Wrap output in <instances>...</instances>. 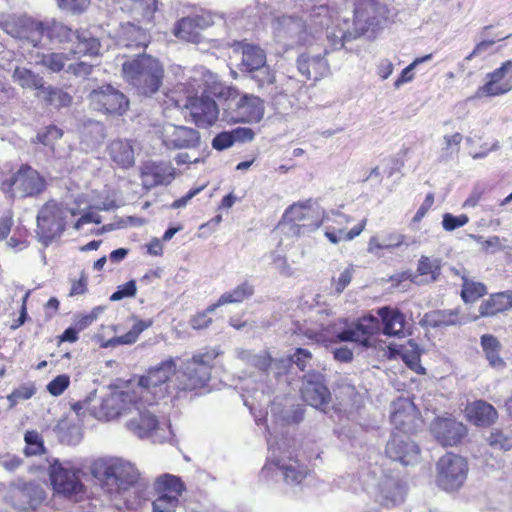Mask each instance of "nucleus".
Listing matches in <instances>:
<instances>
[{"instance_id":"nucleus-1","label":"nucleus","mask_w":512,"mask_h":512,"mask_svg":"<svg viewBox=\"0 0 512 512\" xmlns=\"http://www.w3.org/2000/svg\"><path fill=\"white\" fill-rule=\"evenodd\" d=\"M91 474L118 508L136 510L146 499L138 475L129 464L118 459H97L91 465Z\"/></svg>"},{"instance_id":"nucleus-2","label":"nucleus","mask_w":512,"mask_h":512,"mask_svg":"<svg viewBox=\"0 0 512 512\" xmlns=\"http://www.w3.org/2000/svg\"><path fill=\"white\" fill-rule=\"evenodd\" d=\"M384 14V7L377 0H354L353 28L351 30H339V35L335 32L329 35L331 49H341L347 41L368 33H376L381 27Z\"/></svg>"},{"instance_id":"nucleus-3","label":"nucleus","mask_w":512,"mask_h":512,"mask_svg":"<svg viewBox=\"0 0 512 512\" xmlns=\"http://www.w3.org/2000/svg\"><path fill=\"white\" fill-rule=\"evenodd\" d=\"M124 78L134 86L139 93L151 96L163 84L165 70L159 59L143 53L122 65Z\"/></svg>"},{"instance_id":"nucleus-4","label":"nucleus","mask_w":512,"mask_h":512,"mask_svg":"<svg viewBox=\"0 0 512 512\" xmlns=\"http://www.w3.org/2000/svg\"><path fill=\"white\" fill-rule=\"evenodd\" d=\"M217 96L224 100L223 120L228 124L258 122L264 115V102L255 95H240L238 89L221 87Z\"/></svg>"},{"instance_id":"nucleus-5","label":"nucleus","mask_w":512,"mask_h":512,"mask_svg":"<svg viewBox=\"0 0 512 512\" xmlns=\"http://www.w3.org/2000/svg\"><path fill=\"white\" fill-rule=\"evenodd\" d=\"M46 188L45 178L29 164H22L15 173L3 179L0 183L2 192L13 196L19 193L22 198L37 197Z\"/></svg>"},{"instance_id":"nucleus-6","label":"nucleus","mask_w":512,"mask_h":512,"mask_svg":"<svg viewBox=\"0 0 512 512\" xmlns=\"http://www.w3.org/2000/svg\"><path fill=\"white\" fill-rule=\"evenodd\" d=\"M282 221L289 225V231L294 236L304 235L317 230L324 221V211L312 205L308 200L293 203L284 212Z\"/></svg>"},{"instance_id":"nucleus-7","label":"nucleus","mask_w":512,"mask_h":512,"mask_svg":"<svg viewBox=\"0 0 512 512\" xmlns=\"http://www.w3.org/2000/svg\"><path fill=\"white\" fill-rule=\"evenodd\" d=\"M87 99L92 110L113 118L123 116L130 104L127 96L111 84L94 88Z\"/></svg>"},{"instance_id":"nucleus-8","label":"nucleus","mask_w":512,"mask_h":512,"mask_svg":"<svg viewBox=\"0 0 512 512\" xmlns=\"http://www.w3.org/2000/svg\"><path fill=\"white\" fill-rule=\"evenodd\" d=\"M468 470V462L464 457L448 452L436 463V483L446 492L457 491L463 486Z\"/></svg>"},{"instance_id":"nucleus-9","label":"nucleus","mask_w":512,"mask_h":512,"mask_svg":"<svg viewBox=\"0 0 512 512\" xmlns=\"http://www.w3.org/2000/svg\"><path fill=\"white\" fill-rule=\"evenodd\" d=\"M65 212L55 200H49L37 214V234L45 244L59 237L65 230Z\"/></svg>"},{"instance_id":"nucleus-10","label":"nucleus","mask_w":512,"mask_h":512,"mask_svg":"<svg viewBox=\"0 0 512 512\" xmlns=\"http://www.w3.org/2000/svg\"><path fill=\"white\" fill-rule=\"evenodd\" d=\"M80 472V469L64 467L56 460L49 472L54 491L69 499L81 498L85 494V486L80 479Z\"/></svg>"},{"instance_id":"nucleus-11","label":"nucleus","mask_w":512,"mask_h":512,"mask_svg":"<svg viewBox=\"0 0 512 512\" xmlns=\"http://www.w3.org/2000/svg\"><path fill=\"white\" fill-rule=\"evenodd\" d=\"M0 27L12 37L26 40L35 47L43 38V22L26 15H4L0 19Z\"/></svg>"},{"instance_id":"nucleus-12","label":"nucleus","mask_w":512,"mask_h":512,"mask_svg":"<svg viewBox=\"0 0 512 512\" xmlns=\"http://www.w3.org/2000/svg\"><path fill=\"white\" fill-rule=\"evenodd\" d=\"M390 421L393 425L392 433L409 437L416 434L423 424L420 411L413 402L405 399H398L393 403Z\"/></svg>"},{"instance_id":"nucleus-13","label":"nucleus","mask_w":512,"mask_h":512,"mask_svg":"<svg viewBox=\"0 0 512 512\" xmlns=\"http://www.w3.org/2000/svg\"><path fill=\"white\" fill-rule=\"evenodd\" d=\"M184 107L189 111L191 122H193L198 128H210L218 121V105L209 96L195 95L188 97Z\"/></svg>"},{"instance_id":"nucleus-14","label":"nucleus","mask_w":512,"mask_h":512,"mask_svg":"<svg viewBox=\"0 0 512 512\" xmlns=\"http://www.w3.org/2000/svg\"><path fill=\"white\" fill-rule=\"evenodd\" d=\"M431 432L443 447H453L467 437L468 428L454 417H437L431 423Z\"/></svg>"},{"instance_id":"nucleus-15","label":"nucleus","mask_w":512,"mask_h":512,"mask_svg":"<svg viewBox=\"0 0 512 512\" xmlns=\"http://www.w3.org/2000/svg\"><path fill=\"white\" fill-rule=\"evenodd\" d=\"M385 454L404 466L415 465L420 459V448L409 436L392 433L386 444Z\"/></svg>"},{"instance_id":"nucleus-16","label":"nucleus","mask_w":512,"mask_h":512,"mask_svg":"<svg viewBox=\"0 0 512 512\" xmlns=\"http://www.w3.org/2000/svg\"><path fill=\"white\" fill-rule=\"evenodd\" d=\"M130 413L132 416L126 426L129 431L139 438L151 437L159 429L157 416L142 401H135Z\"/></svg>"},{"instance_id":"nucleus-17","label":"nucleus","mask_w":512,"mask_h":512,"mask_svg":"<svg viewBox=\"0 0 512 512\" xmlns=\"http://www.w3.org/2000/svg\"><path fill=\"white\" fill-rule=\"evenodd\" d=\"M300 392L304 402L321 411L328 409L332 400L330 390L316 373L304 376Z\"/></svg>"},{"instance_id":"nucleus-18","label":"nucleus","mask_w":512,"mask_h":512,"mask_svg":"<svg viewBox=\"0 0 512 512\" xmlns=\"http://www.w3.org/2000/svg\"><path fill=\"white\" fill-rule=\"evenodd\" d=\"M337 16L336 10L326 4L314 5L308 15L306 29L313 35L325 31L327 39L331 44L329 35L333 32L339 35V30H342L338 26H335Z\"/></svg>"},{"instance_id":"nucleus-19","label":"nucleus","mask_w":512,"mask_h":512,"mask_svg":"<svg viewBox=\"0 0 512 512\" xmlns=\"http://www.w3.org/2000/svg\"><path fill=\"white\" fill-rule=\"evenodd\" d=\"M511 69L512 60H506L500 67L488 73L485 83L478 87L474 97H496L510 92L512 90V83L506 76Z\"/></svg>"},{"instance_id":"nucleus-20","label":"nucleus","mask_w":512,"mask_h":512,"mask_svg":"<svg viewBox=\"0 0 512 512\" xmlns=\"http://www.w3.org/2000/svg\"><path fill=\"white\" fill-rule=\"evenodd\" d=\"M376 314L385 336L403 338L408 334L406 316L399 308L383 306L377 309Z\"/></svg>"},{"instance_id":"nucleus-21","label":"nucleus","mask_w":512,"mask_h":512,"mask_svg":"<svg viewBox=\"0 0 512 512\" xmlns=\"http://www.w3.org/2000/svg\"><path fill=\"white\" fill-rule=\"evenodd\" d=\"M117 8L138 24H152L157 10V0H117Z\"/></svg>"},{"instance_id":"nucleus-22","label":"nucleus","mask_w":512,"mask_h":512,"mask_svg":"<svg viewBox=\"0 0 512 512\" xmlns=\"http://www.w3.org/2000/svg\"><path fill=\"white\" fill-rule=\"evenodd\" d=\"M163 144L170 149H191L199 146L200 133L186 126H170L163 132Z\"/></svg>"},{"instance_id":"nucleus-23","label":"nucleus","mask_w":512,"mask_h":512,"mask_svg":"<svg viewBox=\"0 0 512 512\" xmlns=\"http://www.w3.org/2000/svg\"><path fill=\"white\" fill-rule=\"evenodd\" d=\"M210 25V20L201 15L183 17L174 24L172 33L180 40L199 43L201 42L202 30Z\"/></svg>"},{"instance_id":"nucleus-24","label":"nucleus","mask_w":512,"mask_h":512,"mask_svg":"<svg viewBox=\"0 0 512 512\" xmlns=\"http://www.w3.org/2000/svg\"><path fill=\"white\" fill-rule=\"evenodd\" d=\"M350 217L337 212L334 214V218L332 221L337 225L341 226V228L336 229L335 227L327 228L325 231L326 238L333 244L339 243L341 240L351 241L357 236H359L366 227L367 219H362L357 225H355L352 229L347 230L346 225L350 222Z\"/></svg>"},{"instance_id":"nucleus-25","label":"nucleus","mask_w":512,"mask_h":512,"mask_svg":"<svg viewBox=\"0 0 512 512\" xmlns=\"http://www.w3.org/2000/svg\"><path fill=\"white\" fill-rule=\"evenodd\" d=\"M464 411L466 419L477 427L492 426L498 419L495 407L484 400L467 403Z\"/></svg>"},{"instance_id":"nucleus-26","label":"nucleus","mask_w":512,"mask_h":512,"mask_svg":"<svg viewBox=\"0 0 512 512\" xmlns=\"http://www.w3.org/2000/svg\"><path fill=\"white\" fill-rule=\"evenodd\" d=\"M298 71L307 80L318 81L329 71V65L324 56L302 53L296 60Z\"/></svg>"},{"instance_id":"nucleus-27","label":"nucleus","mask_w":512,"mask_h":512,"mask_svg":"<svg viewBox=\"0 0 512 512\" xmlns=\"http://www.w3.org/2000/svg\"><path fill=\"white\" fill-rule=\"evenodd\" d=\"M175 370V362L169 359L161 362L158 366L150 368L147 373L140 378L141 396L151 388L159 387L165 384Z\"/></svg>"},{"instance_id":"nucleus-28","label":"nucleus","mask_w":512,"mask_h":512,"mask_svg":"<svg viewBox=\"0 0 512 512\" xmlns=\"http://www.w3.org/2000/svg\"><path fill=\"white\" fill-rule=\"evenodd\" d=\"M135 24L134 22H127L120 25L119 39L129 48H146L150 43L151 36L148 29Z\"/></svg>"},{"instance_id":"nucleus-29","label":"nucleus","mask_w":512,"mask_h":512,"mask_svg":"<svg viewBox=\"0 0 512 512\" xmlns=\"http://www.w3.org/2000/svg\"><path fill=\"white\" fill-rule=\"evenodd\" d=\"M354 327L358 335V344L366 348L375 346L376 338L381 332L380 321L377 316L364 315L358 319Z\"/></svg>"},{"instance_id":"nucleus-30","label":"nucleus","mask_w":512,"mask_h":512,"mask_svg":"<svg viewBox=\"0 0 512 512\" xmlns=\"http://www.w3.org/2000/svg\"><path fill=\"white\" fill-rule=\"evenodd\" d=\"M210 376L208 366L201 368L188 362L185 371L179 377V388L184 391L203 388L209 382Z\"/></svg>"},{"instance_id":"nucleus-31","label":"nucleus","mask_w":512,"mask_h":512,"mask_svg":"<svg viewBox=\"0 0 512 512\" xmlns=\"http://www.w3.org/2000/svg\"><path fill=\"white\" fill-rule=\"evenodd\" d=\"M512 308V290L491 294L479 306L481 317H492Z\"/></svg>"},{"instance_id":"nucleus-32","label":"nucleus","mask_w":512,"mask_h":512,"mask_svg":"<svg viewBox=\"0 0 512 512\" xmlns=\"http://www.w3.org/2000/svg\"><path fill=\"white\" fill-rule=\"evenodd\" d=\"M101 42L98 38L94 37L90 32L78 29V33L72 47L70 54L73 56H90L95 57L100 54Z\"/></svg>"},{"instance_id":"nucleus-33","label":"nucleus","mask_w":512,"mask_h":512,"mask_svg":"<svg viewBox=\"0 0 512 512\" xmlns=\"http://www.w3.org/2000/svg\"><path fill=\"white\" fill-rule=\"evenodd\" d=\"M254 294V286L249 281H244L233 290L223 293L216 302L208 306L209 311H215L226 304L242 303Z\"/></svg>"},{"instance_id":"nucleus-34","label":"nucleus","mask_w":512,"mask_h":512,"mask_svg":"<svg viewBox=\"0 0 512 512\" xmlns=\"http://www.w3.org/2000/svg\"><path fill=\"white\" fill-rule=\"evenodd\" d=\"M78 29L73 30L71 27L57 21L43 22V37L46 36L51 42L57 44H73Z\"/></svg>"},{"instance_id":"nucleus-35","label":"nucleus","mask_w":512,"mask_h":512,"mask_svg":"<svg viewBox=\"0 0 512 512\" xmlns=\"http://www.w3.org/2000/svg\"><path fill=\"white\" fill-rule=\"evenodd\" d=\"M242 49L241 70L251 72L266 65V53L257 45L241 42Z\"/></svg>"},{"instance_id":"nucleus-36","label":"nucleus","mask_w":512,"mask_h":512,"mask_svg":"<svg viewBox=\"0 0 512 512\" xmlns=\"http://www.w3.org/2000/svg\"><path fill=\"white\" fill-rule=\"evenodd\" d=\"M155 488L158 496L165 498L173 497L176 499V502H179V498L185 491V484L180 477L164 474L157 478Z\"/></svg>"},{"instance_id":"nucleus-37","label":"nucleus","mask_w":512,"mask_h":512,"mask_svg":"<svg viewBox=\"0 0 512 512\" xmlns=\"http://www.w3.org/2000/svg\"><path fill=\"white\" fill-rule=\"evenodd\" d=\"M403 245H408L406 236L397 231L387 233L383 240L378 236L370 237L368 241L367 250L369 253L375 254L381 250H394Z\"/></svg>"},{"instance_id":"nucleus-38","label":"nucleus","mask_w":512,"mask_h":512,"mask_svg":"<svg viewBox=\"0 0 512 512\" xmlns=\"http://www.w3.org/2000/svg\"><path fill=\"white\" fill-rule=\"evenodd\" d=\"M108 154L111 160L122 168L134 164L133 147L125 140H113L108 146Z\"/></svg>"},{"instance_id":"nucleus-39","label":"nucleus","mask_w":512,"mask_h":512,"mask_svg":"<svg viewBox=\"0 0 512 512\" xmlns=\"http://www.w3.org/2000/svg\"><path fill=\"white\" fill-rule=\"evenodd\" d=\"M251 79L255 82L259 91L263 95L273 96L276 93V76L275 72L269 65H264L257 70L249 72Z\"/></svg>"},{"instance_id":"nucleus-40","label":"nucleus","mask_w":512,"mask_h":512,"mask_svg":"<svg viewBox=\"0 0 512 512\" xmlns=\"http://www.w3.org/2000/svg\"><path fill=\"white\" fill-rule=\"evenodd\" d=\"M481 347L486 359L493 368H503L505 361L500 356L502 345L500 341L491 334H484L480 338Z\"/></svg>"},{"instance_id":"nucleus-41","label":"nucleus","mask_w":512,"mask_h":512,"mask_svg":"<svg viewBox=\"0 0 512 512\" xmlns=\"http://www.w3.org/2000/svg\"><path fill=\"white\" fill-rule=\"evenodd\" d=\"M441 269V259L422 255L418 260L416 273L426 282H435L441 275Z\"/></svg>"},{"instance_id":"nucleus-42","label":"nucleus","mask_w":512,"mask_h":512,"mask_svg":"<svg viewBox=\"0 0 512 512\" xmlns=\"http://www.w3.org/2000/svg\"><path fill=\"white\" fill-rule=\"evenodd\" d=\"M429 322L433 327L459 325L463 322L460 308L436 310L429 314Z\"/></svg>"},{"instance_id":"nucleus-43","label":"nucleus","mask_w":512,"mask_h":512,"mask_svg":"<svg viewBox=\"0 0 512 512\" xmlns=\"http://www.w3.org/2000/svg\"><path fill=\"white\" fill-rule=\"evenodd\" d=\"M13 81L24 89H44L43 78L32 70L24 67H16L12 75Z\"/></svg>"},{"instance_id":"nucleus-44","label":"nucleus","mask_w":512,"mask_h":512,"mask_svg":"<svg viewBox=\"0 0 512 512\" xmlns=\"http://www.w3.org/2000/svg\"><path fill=\"white\" fill-rule=\"evenodd\" d=\"M133 319V325L131 329L115 338V342L122 345H131L134 344L142 332L149 329L153 326L154 320L152 318L148 319H140L137 317H132Z\"/></svg>"},{"instance_id":"nucleus-45","label":"nucleus","mask_w":512,"mask_h":512,"mask_svg":"<svg viewBox=\"0 0 512 512\" xmlns=\"http://www.w3.org/2000/svg\"><path fill=\"white\" fill-rule=\"evenodd\" d=\"M487 293L486 286L481 282H475L468 278H463L461 298L465 303H472L483 297Z\"/></svg>"},{"instance_id":"nucleus-46","label":"nucleus","mask_w":512,"mask_h":512,"mask_svg":"<svg viewBox=\"0 0 512 512\" xmlns=\"http://www.w3.org/2000/svg\"><path fill=\"white\" fill-rule=\"evenodd\" d=\"M145 174L153 178L154 185L169 184L174 178L173 168L163 164L153 163L147 166Z\"/></svg>"},{"instance_id":"nucleus-47","label":"nucleus","mask_w":512,"mask_h":512,"mask_svg":"<svg viewBox=\"0 0 512 512\" xmlns=\"http://www.w3.org/2000/svg\"><path fill=\"white\" fill-rule=\"evenodd\" d=\"M42 90L45 93L46 103L57 109L68 107L72 103V96L60 88L49 86Z\"/></svg>"},{"instance_id":"nucleus-48","label":"nucleus","mask_w":512,"mask_h":512,"mask_svg":"<svg viewBox=\"0 0 512 512\" xmlns=\"http://www.w3.org/2000/svg\"><path fill=\"white\" fill-rule=\"evenodd\" d=\"M68 60L69 57L65 53L51 52L42 54L39 60V64L51 72L58 73L64 69Z\"/></svg>"},{"instance_id":"nucleus-49","label":"nucleus","mask_w":512,"mask_h":512,"mask_svg":"<svg viewBox=\"0 0 512 512\" xmlns=\"http://www.w3.org/2000/svg\"><path fill=\"white\" fill-rule=\"evenodd\" d=\"M292 463L279 464V468L283 472L286 481L300 483L306 476L304 466L297 459H290Z\"/></svg>"},{"instance_id":"nucleus-50","label":"nucleus","mask_w":512,"mask_h":512,"mask_svg":"<svg viewBox=\"0 0 512 512\" xmlns=\"http://www.w3.org/2000/svg\"><path fill=\"white\" fill-rule=\"evenodd\" d=\"M409 345L413 348L412 350H405L401 357L404 363L414 372L420 375H424L426 373L425 368L421 365V353L418 349V346L413 343L411 340L409 341Z\"/></svg>"},{"instance_id":"nucleus-51","label":"nucleus","mask_w":512,"mask_h":512,"mask_svg":"<svg viewBox=\"0 0 512 512\" xmlns=\"http://www.w3.org/2000/svg\"><path fill=\"white\" fill-rule=\"evenodd\" d=\"M36 386L34 383H24L15 388L8 396L7 400L11 407L16 406L20 401L28 400L36 393Z\"/></svg>"},{"instance_id":"nucleus-52","label":"nucleus","mask_w":512,"mask_h":512,"mask_svg":"<svg viewBox=\"0 0 512 512\" xmlns=\"http://www.w3.org/2000/svg\"><path fill=\"white\" fill-rule=\"evenodd\" d=\"M487 443L494 449L508 451L512 448V436L505 434L501 429H494L488 436Z\"/></svg>"},{"instance_id":"nucleus-53","label":"nucleus","mask_w":512,"mask_h":512,"mask_svg":"<svg viewBox=\"0 0 512 512\" xmlns=\"http://www.w3.org/2000/svg\"><path fill=\"white\" fill-rule=\"evenodd\" d=\"M432 58V54H428L419 58H416L412 63H410L407 67H405L398 78L394 81V87L399 88L405 83L411 82L414 79L413 70L417 65L423 63Z\"/></svg>"},{"instance_id":"nucleus-54","label":"nucleus","mask_w":512,"mask_h":512,"mask_svg":"<svg viewBox=\"0 0 512 512\" xmlns=\"http://www.w3.org/2000/svg\"><path fill=\"white\" fill-rule=\"evenodd\" d=\"M27 447L25 452L27 455H40L45 452V447L41 436L36 431H27L24 436Z\"/></svg>"},{"instance_id":"nucleus-55","label":"nucleus","mask_w":512,"mask_h":512,"mask_svg":"<svg viewBox=\"0 0 512 512\" xmlns=\"http://www.w3.org/2000/svg\"><path fill=\"white\" fill-rule=\"evenodd\" d=\"M63 136L62 129L56 125H49L43 131L39 132L36 136V141L45 146L53 144Z\"/></svg>"},{"instance_id":"nucleus-56","label":"nucleus","mask_w":512,"mask_h":512,"mask_svg":"<svg viewBox=\"0 0 512 512\" xmlns=\"http://www.w3.org/2000/svg\"><path fill=\"white\" fill-rule=\"evenodd\" d=\"M354 274L352 265L345 268L337 278H332V287L336 294H341L351 283Z\"/></svg>"},{"instance_id":"nucleus-57","label":"nucleus","mask_w":512,"mask_h":512,"mask_svg":"<svg viewBox=\"0 0 512 512\" xmlns=\"http://www.w3.org/2000/svg\"><path fill=\"white\" fill-rule=\"evenodd\" d=\"M70 385V377L67 374L56 376L47 384V391L52 396H60Z\"/></svg>"},{"instance_id":"nucleus-58","label":"nucleus","mask_w":512,"mask_h":512,"mask_svg":"<svg viewBox=\"0 0 512 512\" xmlns=\"http://www.w3.org/2000/svg\"><path fill=\"white\" fill-rule=\"evenodd\" d=\"M469 222L466 214L455 216L451 213L443 214L442 226L445 231H453L457 228L465 226Z\"/></svg>"},{"instance_id":"nucleus-59","label":"nucleus","mask_w":512,"mask_h":512,"mask_svg":"<svg viewBox=\"0 0 512 512\" xmlns=\"http://www.w3.org/2000/svg\"><path fill=\"white\" fill-rule=\"evenodd\" d=\"M56 2L62 10L81 14L90 6L91 0H56Z\"/></svg>"},{"instance_id":"nucleus-60","label":"nucleus","mask_w":512,"mask_h":512,"mask_svg":"<svg viewBox=\"0 0 512 512\" xmlns=\"http://www.w3.org/2000/svg\"><path fill=\"white\" fill-rule=\"evenodd\" d=\"M212 312L213 311H209L207 307L205 310L194 314L189 320L190 327L194 330H203L208 328L213 322L212 318L209 317V313Z\"/></svg>"},{"instance_id":"nucleus-61","label":"nucleus","mask_w":512,"mask_h":512,"mask_svg":"<svg viewBox=\"0 0 512 512\" xmlns=\"http://www.w3.org/2000/svg\"><path fill=\"white\" fill-rule=\"evenodd\" d=\"M137 293L136 281L130 280L125 284L119 285L117 290L110 296L111 301H119L124 298L134 297Z\"/></svg>"},{"instance_id":"nucleus-62","label":"nucleus","mask_w":512,"mask_h":512,"mask_svg":"<svg viewBox=\"0 0 512 512\" xmlns=\"http://www.w3.org/2000/svg\"><path fill=\"white\" fill-rule=\"evenodd\" d=\"M88 292V275L82 270L78 279L71 280V288L69 291V297H75L84 295Z\"/></svg>"},{"instance_id":"nucleus-63","label":"nucleus","mask_w":512,"mask_h":512,"mask_svg":"<svg viewBox=\"0 0 512 512\" xmlns=\"http://www.w3.org/2000/svg\"><path fill=\"white\" fill-rule=\"evenodd\" d=\"M179 502H176V499L171 497H160L157 498L152 503L153 512H176V508L178 507Z\"/></svg>"},{"instance_id":"nucleus-64","label":"nucleus","mask_w":512,"mask_h":512,"mask_svg":"<svg viewBox=\"0 0 512 512\" xmlns=\"http://www.w3.org/2000/svg\"><path fill=\"white\" fill-rule=\"evenodd\" d=\"M234 137L232 131H223L213 138L212 147L217 151H223L234 145Z\"/></svg>"}]
</instances>
